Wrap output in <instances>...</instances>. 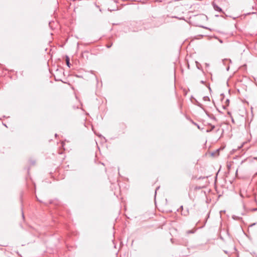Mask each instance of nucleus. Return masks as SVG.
<instances>
[{"mask_svg":"<svg viewBox=\"0 0 257 257\" xmlns=\"http://www.w3.org/2000/svg\"><path fill=\"white\" fill-rule=\"evenodd\" d=\"M194 232V231H193L192 230H188L187 231V233L188 234H189V233H193Z\"/></svg>","mask_w":257,"mask_h":257,"instance_id":"20e7f679","label":"nucleus"},{"mask_svg":"<svg viewBox=\"0 0 257 257\" xmlns=\"http://www.w3.org/2000/svg\"><path fill=\"white\" fill-rule=\"evenodd\" d=\"M159 187H158V188L156 189V190H155V192L156 193L157 192V190L159 188Z\"/></svg>","mask_w":257,"mask_h":257,"instance_id":"dca6fc26","label":"nucleus"},{"mask_svg":"<svg viewBox=\"0 0 257 257\" xmlns=\"http://www.w3.org/2000/svg\"><path fill=\"white\" fill-rule=\"evenodd\" d=\"M212 7L214 9V10L218 12H219L220 13H222L223 14H225V13L223 11L222 9L219 7L215 2H212Z\"/></svg>","mask_w":257,"mask_h":257,"instance_id":"f257e3e1","label":"nucleus"},{"mask_svg":"<svg viewBox=\"0 0 257 257\" xmlns=\"http://www.w3.org/2000/svg\"><path fill=\"white\" fill-rule=\"evenodd\" d=\"M180 209H181V210L183 209V207L182 205L180 206V209H178V211H179Z\"/></svg>","mask_w":257,"mask_h":257,"instance_id":"423d86ee","label":"nucleus"},{"mask_svg":"<svg viewBox=\"0 0 257 257\" xmlns=\"http://www.w3.org/2000/svg\"><path fill=\"white\" fill-rule=\"evenodd\" d=\"M229 99H227V100H226V102H227V103H228V102H229Z\"/></svg>","mask_w":257,"mask_h":257,"instance_id":"9b49d317","label":"nucleus"},{"mask_svg":"<svg viewBox=\"0 0 257 257\" xmlns=\"http://www.w3.org/2000/svg\"><path fill=\"white\" fill-rule=\"evenodd\" d=\"M215 127L214 125H213L212 127H211V130H212L213 129H214Z\"/></svg>","mask_w":257,"mask_h":257,"instance_id":"6e6552de","label":"nucleus"},{"mask_svg":"<svg viewBox=\"0 0 257 257\" xmlns=\"http://www.w3.org/2000/svg\"><path fill=\"white\" fill-rule=\"evenodd\" d=\"M200 83H202V84H204L205 82L203 80H201L200 81Z\"/></svg>","mask_w":257,"mask_h":257,"instance_id":"0eeeda50","label":"nucleus"},{"mask_svg":"<svg viewBox=\"0 0 257 257\" xmlns=\"http://www.w3.org/2000/svg\"><path fill=\"white\" fill-rule=\"evenodd\" d=\"M22 216L23 218H24V213H23V211H22Z\"/></svg>","mask_w":257,"mask_h":257,"instance_id":"9d476101","label":"nucleus"},{"mask_svg":"<svg viewBox=\"0 0 257 257\" xmlns=\"http://www.w3.org/2000/svg\"><path fill=\"white\" fill-rule=\"evenodd\" d=\"M212 118L215 119V117L214 116H213Z\"/></svg>","mask_w":257,"mask_h":257,"instance_id":"4468645a","label":"nucleus"},{"mask_svg":"<svg viewBox=\"0 0 257 257\" xmlns=\"http://www.w3.org/2000/svg\"><path fill=\"white\" fill-rule=\"evenodd\" d=\"M188 213H189L188 211H187V213L186 214L184 213V215H187L188 214Z\"/></svg>","mask_w":257,"mask_h":257,"instance_id":"1a4fd4ad","label":"nucleus"},{"mask_svg":"<svg viewBox=\"0 0 257 257\" xmlns=\"http://www.w3.org/2000/svg\"><path fill=\"white\" fill-rule=\"evenodd\" d=\"M206 65L207 66H209V64H206Z\"/></svg>","mask_w":257,"mask_h":257,"instance_id":"f3484780","label":"nucleus"},{"mask_svg":"<svg viewBox=\"0 0 257 257\" xmlns=\"http://www.w3.org/2000/svg\"><path fill=\"white\" fill-rule=\"evenodd\" d=\"M203 99L204 101H210V98L208 96H204Z\"/></svg>","mask_w":257,"mask_h":257,"instance_id":"7ed1b4c3","label":"nucleus"},{"mask_svg":"<svg viewBox=\"0 0 257 257\" xmlns=\"http://www.w3.org/2000/svg\"><path fill=\"white\" fill-rule=\"evenodd\" d=\"M172 18H176V19H179V20L183 19V18H178V17H176V16H172Z\"/></svg>","mask_w":257,"mask_h":257,"instance_id":"39448f33","label":"nucleus"},{"mask_svg":"<svg viewBox=\"0 0 257 257\" xmlns=\"http://www.w3.org/2000/svg\"><path fill=\"white\" fill-rule=\"evenodd\" d=\"M37 200H38L39 202H42L41 200H39L38 198H37Z\"/></svg>","mask_w":257,"mask_h":257,"instance_id":"2eb2a0df","label":"nucleus"},{"mask_svg":"<svg viewBox=\"0 0 257 257\" xmlns=\"http://www.w3.org/2000/svg\"><path fill=\"white\" fill-rule=\"evenodd\" d=\"M111 45H108V46H107V47L108 48H110L111 47Z\"/></svg>","mask_w":257,"mask_h":257,"instance_id":"ddd939ff","label":"nucleus"},{"mask_svg":"<svg viewBox=\"0 0 257 257\" xmlns=\"http://www.w3.org/2000/svg\"><path fill=\"white\" fill-rule=\"evenodd\" d=\"M66 65L68 67H70V59H69V58L68 56H66Z\"/></svg>","mask_w":257,"mask_h":257,"instance_id":"f03ea898","label":"nucleus"},{"mask_svg":"<svg viewBox=\"0 0 257 257\" xmlns=\"http://www.w3.org/2000/svg\"><path fill=\"white\" fill-rule=\"evenodd\" d=\"M254 159L257 160V157L254 158Z\"/></svg>","mask_w":257,"mask_h":257,"instance_id":"a211bd4d","label":"nucleus"},{"mask_svg":"<svg viewBox=\"0 0 257 257\" xmlns=\"http://www.w3.org/2000/svg\"><path fill=\"white\" fill-rule=\"evenodd\" d=\"M255 223H253V224H252L250 225V226H253L254 225H255Z\"/></svg>","mask_w":257,"mask_h":257,"instance_id":"f8f14e48","label":"nucleus"}]
</instances>
